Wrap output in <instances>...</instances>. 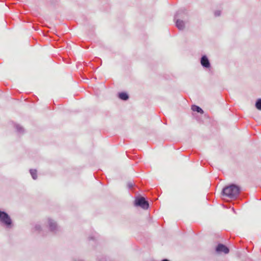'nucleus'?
<instances>
[{
	"label": "nucleus",
	"mask_w": 261,
	"mask_h": 261,
	"mask_svg": "<svg viewBox=\"0 0 261 261\" xmlns=\"http://www.w3.org/2000/svg\"><path fill=\"white\" fill-rule=\"evenodd\" d=\"M162 261H169V260L167 259H163Z\"/></svg>",
	"instance_id": "f3484780"
},
{
	"label": "nucleus",
	"mask_w": 261,
	"mask_h": 261,
	"mask_svg": "<svg viewBox=\"0 0 261 261\" xmlns=\"http://www.w3.org/2000/svg\"><path fill=\"white\" fill-rule=\"evenodd\" d=\"M215 16H219L221 15V11L220 10H217L215 12Z\"/></svg>",
	"instance_id": "2eb2a0df"
},
{
	"label": "nucleus",
	"mask_w": 261,
	"mask_h": 261,
	"mask_svg": "<svg viewBox=\"0 0 261 261\" xmlns=\"http://www.w3.org/2000/svg\"><path fill=\"white\" fill-rule=\"evenodd\" d=\"M216 251L217 253L223 252L225 254H227L229 250L228 247L222 244H219L216 248Z\"/></svg>",
	"instance_id": "423d86ee"
},
{
	"label": "nucleus",
	"mask_w": 261,
	"mask_h": 261,
	"mask_svg": "<svg viewBox=\"0 0 261 261\" xmlns=\"http://www.w3.org/2000/svg\"><path fill=\"white\" fill-rule=\"evenodd\" d=\"M118 97L120 99L123 100H126L128 99V95L126 92H121L118 94Z\"/></svg>",
	"instance_id": "6e6552de"
},
{
	"label": "nucleus",
	"mask_w": 261,
	"mask_h": 261,
	"mask_svg": "<svg viewBox=\"0 0 261 261\" xmlns=\"http://www.w3.org/2000/svg\"><path fill=\"white\" fill-rule=\"evenodd\" d=\"M15 126L18 133L20 134H23L24 133V128L19 124H15Z\"/></svg>",
	"instance_id": "9d476101"
},
{
	"label": "nucleus",
	"mask_w": 261,
	"mask_h": 261,
	"mask_svg": "<svg viewBox=\"0 0 261 261\" xmlns=\"http://www.w3.org/2000/svg\"><path fill=\"white\" fill-rule=\"evenodd\" d=\"M89 240H94V238L93 237H89Z\"/></svg>",
	"instance_id": "dca6fc26"
},
{
	"label": "nucleus",
	"mask_w": 261,
	"mask_h": 261,
	"mask_svg": "<svg viewBox=\"0 0 261 261\" xmlns=\"http://www.w3.org/2000/svg\"><path fill=\"white\" fill-rule=\"evenodd\" d=\"M34 229L36 231H40L41 230V226L39 224H36L34 227Z\"/></svg>",
	"instance_id": "ddd939ff"
},
{
	"label": "nucleus",
	"mask_w": 261,
	"mask_h": 261,
	"mask_svg": "<svg viewBox=\"0 0 261 261\" xmlns=\"http://www.w3.org/2000/svg\"><path fill=\"white\" fill-rule=\"evenodd\" d=\"M240 188L234 184H231L223 189L222 193L223 195L229 198H236L240 193Z\"/></svg>",
	"instance_id": "f257e3e1"
},
{
	"label": "nucleus",
	"mask_w": 261,
	"mask_h": 261,
	"mask_svg": "<svg viewBox=\"0 0 261 261\" xmlns=\"http://www.w3.org/2000/svg\"><path fill=\"white\" fill-rule=\"evenodd\" d=\"M0 223L7 228L12 226V221L10 216L5 212L0 211Z\"/></svg>",
	"instance_id": "7ed1b4c3"
},
{
	"label": "nucleus",
	"mask_w": 261,
	"mask_h": 261,
	"mask_svg": "<svg viewBox=\"0 0 261 261\" xmlns=\"http://www.w3.org/2000/svg\"><path fill=\"white\" fill-rule=\"evenodd\" d=\"M135 204L140 206L144 210H147L149 207V203L143 197H139L136 198Z\"/></svg>",
	"instance_id": "20e7f679"
},
{
	"label": "nucleus",
	"mask_w": 261,
	"mask_h": 261,
	"mask_svg": "<svg viewBox=\"0 0 261 261\" xmlns=\"http://www.w3.org/2000/svg\"><path fill=\"white\" fill-rule=\"evenodd\" d=\"M255 107L257 110L261 111V98H259L256 100Z\"/></svg>",
	"instance_id": "f8f14e48"
},
{
	"label": "nucleus",
	"mask_w": 261,
	"mask_h": 261,
	"mask_svg": "<svg viewBox=\"0 0 261 261\" xmlns=\"http://www.w3.org/2000/svg\"><path fill=\"white\" fill-rule=\"evenodd\" d=\"M200 63L204 68H209L211 66L210 62L208 58L205 55H203L201 58Z\"/></svg>",
	"instance_id": "0eeeda50"
},
{
	"label": "nucleus",
	"mask_w": 261,
	"mask_h": 261,
	"mask_svg": "<svg viewBox=\"0 0 261 261\" xmlns=\"http://www.w3.org/2000/svg\"><path fill=\"white\" fill-rule=\"evenodd\" d=\"M30 174L32 175V178L34 179H36L37 178V171L35 169H30Z\"/></svg>",
	"instance_id": "9b49d317"
},
{
	"label": "nucleus",
	"mask_w": 261,
	"mask_h": 261,
	"mask_svg": "<svg viewBox=\"0 0 261 261\" xmlns=\"http://www.w3.org/2000/svg\"><path fill=\"white\" fill-rule=\"evenodd\" d=\"M134 184L133 182L129 181L127 182V187L129 189H130L133 187Z\"/></svg>",
	"instance_id": "4468645a"
},
{
	"label": "nucleus",
	"mask_w": 261,
	"mask_h": 261,
	"mask_svg": "<svg viewBox=\"0 0 261 261\" xmlns=\"http://www.w3.org/2000/svg\"><path fill=\"white\" fill-rule=\"evenodd\" d=\"M187 15V12L185 9L179 10L174 16L176 27L180 30L184 29L185 27V22L180 18H184Z\"/></svg>",
	"instance_id": "f03ea898"
},
{
	"label": "nucleus",
	"mask_w": 261,
	"mask_h": 261,
	"mask_svg": "<svg viewBox=\"0 0 261 261\" xmlns=\"http://www.w3.org/2000/svg\"><path fill=\"white\" fill-rule=\"evenodd\" d=\"M48 222L50 230L56 233L59 230V227L56 222L51 219H48Z\"/></svg>",
	"instance_id": "39448f33"
},
{
	"label": "nucleus",
	"mask_w": 261,
	"mask_h": 261,
	"mask_svg": "<svg viewBox=\"0 0 261 261\" xmlns=\"http://www.w3.org/2000/svg\"><path fill=\"white\" fill-rule=\"evenodd\" d=\"M192 110L194 112H197L198 113H199L200 114L203 113V110L200 108L199 107L196 106V105H193L192 106Z\"/></svg>",
	"instance_id": "1a4fd4ad"
}]
</instances>
